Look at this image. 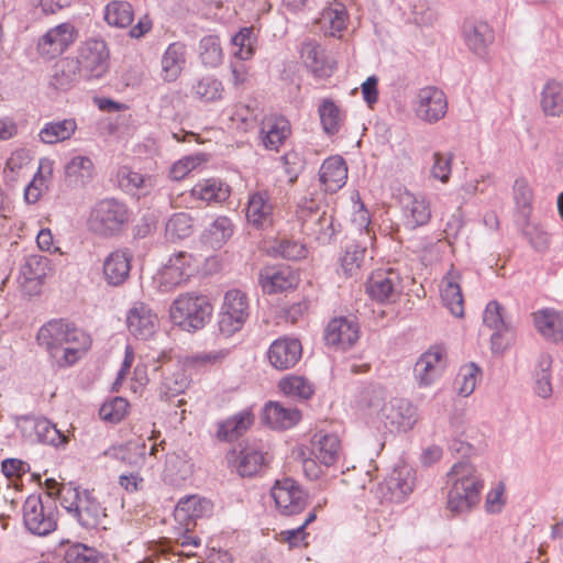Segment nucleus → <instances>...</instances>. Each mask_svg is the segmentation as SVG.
Segmentation results:
<instances>
[{"mask_svg": "<svg viewBox=\"0 0 563 563\" xmlns=\"http://www.w3.org/2000/svg\"><path fill=\"white\" fill-rule=\"evenodd\" d=\"M85 76L74 57H66L58 60L54 67L51 85L59 90H67L77 84Z\"/></svg>", "mask_w": 563, "mask_h": 563, "instance_id": "nucleus-35", "label": "nucleus"}, {"mask_svg": "<svg viewBox=\"0 0 563 563\" xmlns=\"http://www.w3.org/2000/svg\"><path fill=\"white\" fill-rule=\"evenodd\" d=\"M130 219L129 208L115 198H104L91 209L88 227L91 232L102 238L121 233Z\"/></svg>", "mask_w": 563, "mask_h": 563, "instance_id": "nucleus-4", "label": "nucleus"}, {"mask_svg": "<svg viewBox=\"0 0 563 563\" xmlns=\"http://www.w3.org/2000/svg\"><path fill=\"white\" fill-rule=\"evenodd\" d=\"M416 484L413 470L405 464L394 467L385 481L391 501L400 503L412 493Z\"/></svg>", "mask_w": 563, "mask_h": 563, "instance_id": "nucleus-25", "label": "nucleus"}, {"mask_svg": "<svg viewBox=\"0 0 563 563\" xmlns=\"http://www.w3.org/2000/svg\"><path fill=\"white\" fill-rule=\"evenodd\" d=\"M357 339V324L347 318H335L329 322L325 329L324 340L327 344L342 350L351 347Z\"/></svg>", "mask_w": 563, "mask_h": 563, "instance_id": "nucleus-23", "label": "nucleus"}, {"mask_svg": "<svg viewBox=\"0 0 563 563\" xmlns=\"http://www.w3.org/2000/svg\"><path fill=\"white\" fill-rule=\"evenodd\" d=\"M366 291L372 299L378 302H394L402 291V279L395 269H379L368 278Z\"/></svg>", "mask_w": 563, "mask_h": 563, "instance_id": "nucleus-9", "label": "nucleus"}, {"mask_svg": "<svg viewBox=\"0 0 563 563\" xmlns=\"http://www.w3.org/2000/svg\"><path fill=\"white\" fill-rule=\"evenodd\" d=\"M320 120L327 134L339 132L343 122V113L332 100H324L319 107Z\"/></svg>", "mask_w": 563, "mask_h": 563, "instance_id": "nucleus-51", "label": "nucleus"}, {"mask_svg": "<svg viewBox=\"0 0 563 563\" xmlns=\"http://www.w3.org/2000/svg\"><path fill=\"white\" fill-rule=\"evenodd\" d=\"M228 462L242 477H251L263 466L264 455L255 449L244 448L238 454L235 451L231 452Z\"/></svg>", "mask_w": 563, "mask_h": 563, "instance_id": "nucleus-36", "label": "nucleus"}, {"mask_svg": "<svg viewBox=\"0 0 563 563\" xmlns=\"http://www.w3.org/2000/svg\"><path fill=\"white\" fill-rule=\"evenodd\" d=\"M104 456L119 460L131 466L141 467L145 462V442H129L122 446H112L103 452Z\"/></svg>", "mask_w": 563, "mask_h": 563, "instance_id": "nucleus-42", "label": "nucleus"}, {"mask_svg": "<svg viewBox=\"0 0 563 563\" xmlns=\"http://www.w3.org/2000/svg\"><path fill=\"white\" fill-rule=\"evenodd\" d=\"M279 389L289 397L307 400L314 394L313 384L302 376H288L283 378Z\"/></svg>", "mask_w": 563, "mask_h": 563, "instance_id": "nucleus-47", "label": "nucleus"}, {"mask_svg": "<svg viewBox=\"0 0 563 563\" xmlns=\"http://www.w3.org/2000/svg\"><path fill=\"white\" fill-rule=\"evenodd\" d=\"M157 316L144 302H135L128 311L126 324L130 333L139 339H147L157 328Z\"/></svg>", "mask_w": 563, "mask_h": 563, "instance_id": "nucleus-19", "label": "nucleus"}, {"mask_svg": "<svg viewBox=\"0 0 563 563\" xmlns=\"http://www.w3.org/2000/svg\"><path fill=\"white\" fill-rule=\"evenodd\" d=\"M23 521L30 532L46 536L57 527L54 503L45 504L41 496L31 495L23 505Z\"/></svg>", "mask_w": 563, "mask_h": 563, "instance_id": "nucleus-6", "label": "nucleus"}, {"mask_svg": "<svg viewBox=\"0 0 563 563\" xmlns=\"http://www.w3.org/2000/svg\"><path fill=\"white\" fill-rule=\"evenodd\" d=\"M20 429L23 435L32 442H40L55 448L65 445L68 442V438L45 418H24Z\"/></svg>", "mask_w": 563, "mask_h": 563, "instance_id": "nucleus-17", "label": "nucleus"}, {"mask_svg": "<svg viewBox=\"0 0 563 563\" xmlns=\"http://www.w3.org/2000/svg\"><path fill=\"white\" fill-rule=\"evenodd\" d=\"M483 321L490 330H507L512 327L506 319L505 308L496 300L487 303L483 314Z\"/></svg>", "mask_w": 563, "mask_h": 563, "instance_id": "nucleus-58", "label": "nucleus"}, {"mask_svg": "<svg viewBox=\"0 0 563 563\" xmlns=\"http://www.w3.org/2000/svg\"><path fill=\"white\" fill-rule=\"evenodd\" d=\"M461 275L453 266L441 282V298L443 305L457 318L464 316V299L460 286Z\"/></svg>", "mask_w": 563, "mask_h": 563, "instance_id": "nucleus-27", "label": "nucleus"}, {"mask_svg": "<svg viewBox=\"0 0 563 563\" xmlns=\"http://www.w3.org/2000/svg\"><path fill=\"white\" fill-rule=\"evenodd\" d=\"M538 332L552 343L563 342V312L544 309L533 314Z\"/></svg>", "mask_w": 563, "mask_h": 563, "instance_id": "nucleus-31", "label": "nucleus"}, {"mask_svg": "<svg viewBox=\"0 0 563 563\" xmlns=\"http://www.w3.org/2000/svg\"><path fill=\"white\" fill-rule=\"evenodd\" d=\"M200 262L187 252H179L169 257L159 273L161 284L165 289H170L189 279L198 272Z\"/></svg>", "mask_w": 563, "mask_h": 563, "instance_id": "nucleus-12", "label": "nucleus"}, {"mask_svg": "<svg viewBox=\"0 0 563 563\" xmlns=\"http://www.w3.org/2000/svg\"><path fill=\"white\" fill-rule=\"evenodd\" d=\"M316 519V512L310 511L302 523L295 528L283 530L278 533V540L280 542L287 543L289 549L307 547L308 542L306 541L308 533L305 531V528Z\"/></svg>", "mask_w": 563, "mask_h": 563, "instance_id": "nucleus-55", "label": "nucleus"}, {"mask_svg": "<svg viewBox=\"0 0 563 563\" xmlns=\"http://www.w3.org/2000/svg\"><path fill=\"white\" fill-rule=\"evenodd\" d=\"M96 168L90 157L74 156L65 166V183L70 188H84L92 181Z\"/></svg>", "mask_w": 563, "mask_h": 563, "instance_id": "nucleus-29", "label": "nucleus"}, {"mask_svg": "<svg viewBox=\"0 0 563 563\" xmlns=\"http://www.w3.org/2000/svg\"><path fill=\"white\" fill-rule=\"evenodd\" d=\"M36 339L60 367L76 363L91 344L85 331L64 320H52L44 324Z\"/></svg>", "mask_w": 563, "mask_h": 563, "instance_id": "nucleus-1", "label": "nucleus"}, {"mask_svg": "<svg viewBox=\"0 0 563 563\" xmlns=\"http://www.w3.org/2000/svg\"><path fill=\"white\" fill-rule=\"evenodd\" d=\"M74 517L85 528H96L100 526L106 518V509L87 490L82 492L79 506L75 508Z\"/></svg>", "mask_w": 563, "mask_h": 563, "instance_id": "nucleus-33", "label": "nucleus"}, {"mask_svg": "<svg viewBox=\"0 0 563 563\" xmlns=\"http://www.w3.org/2000/svg\"><path fill=\"white\" fill-rule=\"evenodd\" d=\"M76 38V29L70 23H62L49 29L37 42L38 54L47 59L62 55Z\"/></svg>", "mask_w": 563, "mask_h": 563, "instance_id": "nucleus-16", "label": "nucleus"}, {"mask_svg": "<svg viewBox=\"0 0 563 563\" xmlns=\"http://www.w3.org/2000/svg\"><path fill=\"white\" fill-rule=\"evenodd\" d=\"M446 508L454 515L468 512L481 500L484 479L477 467L470 461H459L446 473Z\"/></svg>", "mask_w": 563, "mask_h": 563, "instance_id": "nucleus-2", "label": "nucleus"}, {"mask_svg": "<svg viewBox=\"0 0 563 563\" xmlns=\"http://www.w3.org/2000/svg\"><path fill=\"white\" fill-rule=\"evenodd\" d=\"M211 509L209 500L198 495L186 496L177 503L174 510V518L178 525L185 526V529H194L196 519L201 518Z\"/></svg>", "mask_w": 563, "mask_h": 563, "instance_id": "nucleus-21", "label": "nucleus"}, {"mask_svg": "<svg viewBox=\"0 0 563 563\" xmlns=\"http://www.w3.org/2000/svg\"><path fill=\"white\" fill-rule=\"evenodd\" d=\"M77 129L74 119H65L57 122H48L40 131V140L45 144H56L69 140Z\"/></svg>", "mask_w": 563, "mask_h": 563, "instance_id": "nucleus-45", "label": "nucleus"}, {"mask_svg": "<svg viewBox=\"0 0 563 563\" xmlns=\"http://www.w3.org/2000/svg\"><path fill=\"white\" fill-rule=\"evenodd\" d=\"M261 133L264 146L277 151L290 135V123L283 115L269 114L262 121Z\"/></svg>", "mask_w": 563, "mask_h": 563, "instance_id": "nucleus-28", "label": "nucleus"}, {"mask_svg": "<svg viewBox=\"0 0 563 563\" xmlns=\"http://www.w3.org/2000/svg\"><path fill=\"white\" fill-rule=\"evenodd\" d=\"M382 418L390 430L407 432L419 420L418 408L408 399L393 398L382 407Z\"/></svg>", "mask_w": 563, "mask_h": 563, "instance_id": "nucleus-11", "label": "nucleus"}, {"mask_svg": "<svg viewBox=\"0 0 563 563\" xmlns=\"http://www.w3.org/2000/svg\"><path fill=\"white\" fill-rule=\"evenodd\" d=\"M264 418L273 429H289L299 422L301 413L297 408L269 402L265 406Z\"/></svg>", "mask_w": 563, "mask_h": 563, "instance_id": "nucleus-38", "label": "nucleus"}, {"mask_svg": "<svg viewBox=\"0 0 563 563\" xmlns=\"http://www.w3.org/2000/svg\"><path fill=\"white\" fill-rule=\"evenodd\" d=\"M133 8L130 2L115 0L106 7L104 19L108 24L126 27L133 22Z\"/></svg>", "mask_w": 563, "mask_h": 563, "instance_id": "nucleus-48", "label": "nucleus"}, {"mask_svg": "<svg viewBox=\"0 0 563 563\" xmlns=\"http://www.w3.org/2000/svg\"><path fill=\"white\" fill-rule=\"evenodd\" d=\"M297 217L306 234L321 244L330 243L335 233L333 217L321 209L317 199L302 197L298 202Z\"/></svg>", "mask_w": 563, "mask_h": 563, "instance_id": "nucleus-5", "label": "nucleus"}, {"mask_svg": "<svg viewBox=\"0 0 563 563\" xmlns=\"http://www.w3.org/2000/svg\"><path fill=\"white\" fill-rule=\"evenodd\" d=\"M252 29L244 27L232 38V44L239 49L234 53L239 59L245 60L253 55Z\"/></svg>", "mask_w": 563, "mask_h": 563, "instance_id": "nucleus-62", "label": "nucleus"}, {"mask_svg": "<svg viewBox=\"0 0 563 563\" xmlns=\"http://www.w3.org/2000/svg\"><path fill=\"white\" fill-rule=\"evenodd\" d=\"M540 106L548 117L563 115V84L556 80L548 81L541 91Z\"/></svg>", "mask_w": 563, "mask_h": 563, "instance_id": "nucleus-41", "label": "nucleus"}, {"mask_svg": "<svg viewBox=\"0 0 563 563\" xmlns=\"http://www.w3.org/2000/svg\"><path fill=\"white\" fill-rule=\"evenodd\" d=\"M512 198L517 211L528 218L532 210L533 190L525 177H518L512 185Z\"/></svg>", "mask_w": 563, "mask_h": 563, "instance_id": "nucleus-49", "label": "nucleus"}, {"mask_svg": "<svg viewBox=\"0 0 563 563\" xmlns=\"http://www.w3.org/2000/svg\"><path fill=\"white\" fill-rule=\"evenodd\" d=\"M254 416L243 410L218 423L217 437L221 441L231 442L242 437L253 424Z\"/></svg>", "mask_w": 563, "mask_h": 563, "instance_id": "nucleus-34", "label": "nucleus"}, {"mask_svg": "<svg viewBox=\"0 0 563 563\" xmlns=\"http://www.w3.org/2000/svg\"><path fill=\"white\" fill-rule=\"evenodd\" d=\"M64 558L66 563H107L106 558L99 551L82 543L70 545Z\"/></svg>", "mask_w": 563, "mask_h": 563, "instance_id": "nucleus-53", "label": "nucleus"}, {"mask_svg": "<svg viewBox=\"0 0 563 563\" xmlns=\"http://www.w3.org/2000/svg\"><path fill=\"white\" fill-rule=\"evenodd\" d=\"M120 186L128 190H139L143 195H147L157 185V177L155 175H144L134 172L129 167H122L118 174Z\"/></svg>", "mask_w": 563, "mask_h": 563, "instance_id": "nucleus-44", "label": "nucleus"}, {"mask_svg": "<svg viewBox=\"0 0 563 563\" xmlns=\"http://www.w3.org/2000/svg\"><path fill=\"white\" fill-rule=\"evenodd\" d=\"M301 57L306 65L316 74L320 76L327 75L324 51L316 42L305 43L301 49Z\"/></svg>", "mask_w": 563, "mask_h": 563, "instance_id": "nucleus-54", "label": "nucleus"}, {"mask_svg": "<svg viewBox=\"0 0 563 563\" xmlns=\"http://www.w3.org/2000/svg\"><path fill=\"white\" fill-rule=\"evenodd\" d=\"M129 402L122 397H114L104 402L99 409V416L102 420L109 422L121 421L128 412Z\"/></svg>", "mask_w": 563, "mask_h": 563, "instance_id": "nucleus-60", "label": "nucleus"}, {"mask_svg": "<svg viewBox=\"0 0 563 563\" xmlns=\"http://www.w3.org/2000/svg\"><path fill=\"white\" fill-rule=\"evenodd\" d=\"M345 7L340 2L323 9L319 19V23L323 27L329 26L331 35H334L335 32H341L345 27Z\"/></svg>", "mask_w": 563, "mask_h": 563, "instance_id": "nucleus-52", "label": "nucleus"}, {"mask_svg": "<svg viewBox=\"0 0 563 563\" xmlns=\"http://www.w3.org/2000/svg\"><path fill=\"white\" fill-rule=\"evenodd\" d=\"M49 258L41 254H32L21 266L19 283L22 290L32 296L40 292L43 280L52 273Z\"/></svg>", "mask_w": 563, "mask_h": 563, "instance_id": "nucleus-15", "label": "nucleus"}, {"mask_svg": "<svg viewBox=\"0 0 563 563\" xmlns=\"http://www.w3.org/2000/svg\"><path fill=\"white\" fill-rule=\"evenodd\" d=\"M199 57L207 67H217L222 63L223 53L218 36L208 35L199 43Z\"/></svg>", "mask_w": 563, "mask_h": 563, "instance_id": "nucleus-50", "label": "nucleus"}, {"mask_svg": "<svg viewBox=\"0 0 563 563\" xmlns=\"http://www.w3.org/2000/svg\"><path fill=\"white\" fill-rule=\"evenodd\" d=\"M514 331L512 327L507 330H493L490 336V349L494 354L501 355L512 344Z\"/></svg>", "mask_w": 563, "mask_h": 563, "instance_id": "nucleus-64", "label": "nucleus"}, {"mask_svg": "<svg viewBox=\"0 0 563 563\" xmlns=\"http://www.w3.org/2000/svg\"><path fill=\"white\" fill-rule=\"evenodd\" d=\"M302 347L297 339H278L274 341L268 350L271 364L277 369L292 367L301 357Z\"/></svg>", "mask_w": 563, "mask_h": 563, "instance_id": "nucleus-22", "label": "nucleus"}, {"mask_svg": "<svg viewBox=\"0 0 563 563\" xmlns=\"http://www.w3.org/2000/svg\"><path fill=\"white\" fill-rule=\"evenodd\" d=\"M258 282L264 292L277 294L297 287L299 277L289 266H266L261 269Z\"/></svg>", "mask_w": 563, "mask_h": 563, "instance_id": "nucleus-18", "label": "nucleus"}, {"mask_svg": "<svg viewBox=\"0 0 563 563\" xmlns=\"http://www.w3.org/2000/svg\"><path fill=\"white\" fill-rule=\"evenodd\" d=\"M366 247L356 243L346 245L340 260L341 273L346 278L357 277L365 260Z\"/></svg>", "mask_w": 563, "mask_h": 563, "instance_id": "nucleus-46", "label": "nucleus"}, {"mask_svg": "<svg viewBox=\"0 0 563 563\" xmlns=\"http://www.w3.org/2000/svg\"><path fill=\"white\" fill-rule=\"evenodd\" d=\"M213 308L205 295L187 292L176 298L169 309L170 319L181 330L194 332L209 322Z\"/></svg>", "mask_w": 563, "mask_h": 563, "instance_id": "nucleus-3", "label": "nucleus"}, {"mask_svg": "<svg viewBox=\"0 0 563 563\" xmlns=\"http://www.w3.org/2000/svg\"><path fill=\"white\" fill-rule=\"evenodd\" d=\"M272 497L285 516L299 514L307 505V494L291 478L277 481L272 488Z\"/></svg>", "mask_w": 563, "mask_h": 563, "instance_id": "nucleus-14", "label": "nucleus"}, {"mask_svg": "<svg viewBox=\"0 0 563 563\" xmlns=\"http://www.w3.org/2000/svg\"><path fill=\"white\" fill-rule=\"evenodd\" d=\"M273 203L267 191H257L249 197L246 219L256 229H267L273 225Z\"/></svg>", "mask_w": 563, "mask_h": 563, "instance_id": "nucleus-26", "label": "nucleus"}, {"mask_svg": "<svg viewBox=\"0 0 563 563\" xmlns=\"http://www.w3.org/2000/svg\"><path fill=\"white\" fill-rule=\"evenodd\" d=\"M247 317L249 301L246 295L239 289L227 291L219 320L220 332L225 336L234 334L242 329Z\"/></svg>", "mask_w": 563, "mask_h": 563, "instance_id": "nucleus-7", "label": "nucleus"}, {"mask_svg": "<svg viewBox=\"0 0 563 563\" xmlns=\"http://www.w3.org/2000/svg\"><path fill=\"white\" fill-rule=\"evenodd\" d=\"M185 45L172 43L162 57V77L166 81L176 80L185 64Z\"/></svg>", "mask_w": 563, "mask_h": 563, "instance_id": "nucleus-40", "label": "nucleus"}, {"mask_svg": "<svg viewBox=\"0 0 563 563\" xmlns=\"http://www.w3.org/2000/svg\"><path fill=\"white\" fill-rule=\"evenodd\" d=\"M341 441L335 434L318 432L312 438V454L323 465H333L341 455Z\"/></svg>", "mask_w": 563, "mask_h": 563, "instance_id": "nucleus-32", "label": "nucleus"}, {"mask_svg": "<svg viewBox=\"0 0 563 563\" xmlns=\"http://www.w3.org/2000/svg\"><path fill=\"white\" fill-rule=\"evenodd\" d=\"M452 159V154H442L439 152L434 153L433 165L431 168L432 176L435 179H439L441 183L446 184L451 175Z\"/></svg>", "mask_w": 563, "mask_h": 563, "instance_id": "nucleus-61", "label": "nucleus"}, {"mask_svg": "<svg viewBox=\"0 0 563 563\" xmlns=\"http://www.w3.org/2000/svg\"><path fill=\"white\" fill-rule=\"evenodd\" d=\"M132 254L128 250H115L103 261V278L110 286H120L126 282L131 272Z\"/></svg>", "mask_w": 563, "mask_h": 563, "instance_id": "nucleus-20", "label": "nucleus"}, {"mask_svg": "<svg viewBox=\"0 0 563 563\" xmlns=\"http://www.w3.org/2000/svg\"><path fill=\"white\" fill-rule=\"evenodd\" d=\"M191 196L207 203H221L230 197V187L220 179L210 178L196 184Z\"/></svg>", "mask_w": 563, "mask_h": 563, "instance_id": "nucleus-37", "label": "nucleus"}, {"mask_svg": "<svg viewBox=\"0 0 563 563\" xmlns=\"http://www.w3.org/2000/svg\"><path fill=\"white\" fill-rule=\"evenodd\" d=\"M233 234V223L224 216L218 217L203 231L201 241L213 250L221 249Z\"/></svg>", "mask_w": 563, "mask_h": 563, "instance_id": "nucleus-39", "label": "nucleus"}, {"mask_svg": "<svg viewBox=\"0 0 563 563\" xmlns=\"http://www.w3.org/2000/svg\"><path fill=\"white\" fill-rule=\"evenodd\" d=\"M404 224L407 229H416L427 224L431 217L430 206L421 196L404 192L400 197Z\"/></svg>", "mask_w": 563, "mask_h": 563, "instance_id": "nucleus-24", "label": "nucleus"}, {"mask_svg": "<svg viewBox=\"0 0 563 563\" xmlns=\"http://www.w3.org/2000/svg\"><path fill=\"white\" fill-rule=\"evenodd\" d=\"M86 79L100 78L109 68V52L102 40H88L74 57Z\"/></svg>", "mask_w": 563, "mask_h": 563, "instance_id": "nucleus-8", "label": "nucleus"}, {"mask_svg": "<svg viewBox=\"0 0 563 563\" xmlns=\"http://www.w3.org/2000/svg\"><path fill=\"white\" fill-rule=\"evenodd\" d=\"M446 367V352L441 346H431L417 360L413 376L419 387L433 385Z\"/></svg>", "mask_w": 563, "mask_h": 563, "instance_id": "nucleus-10", "label": "nucleus"}, {"mask_svg": "<svg viewBox=\"0 0 563 563\" xmlns=\"http://www.w3.org/2000/svg\"><path fill=\"white\" fill-rule=\"evenodd\" d=\"M463 33L467 46L477 54L484 52L493 41V31L485 22L468 21L464 24Z\"/></svg>", "mask_w": 563, "mask_h": 563, "instance_id": "nucleus-43", "label": "nucleus"}, {"mask_svg": "<svg viewBox=\"0 0 563 563\" xmlns=\"http://www.w3.org/2000/svg\"><path fill=\"white\" fill-rule=\"evenodd\" d=\"M192 231L194 220L186 212L173 214L166 223V233L174 239L188 238Z\"/></svg>", "mask_w": 563, "mask_h": 563, "instance_id": "nucleus-57", "label": "nucleus"}, {"mask_svg": "<svg viewBox=\"0 0 563 563\" xmlns=\"http://www.w3.org/2000/svg\"><path fill=\"white\" fill-rule=\"evenodd\" d=\"M319 178L325 191L336 192L347 179L345 161L339 155L327 158L320 167Z\"/></svg>", "mask_w": 563, "mask_h": 563, "instance_id": "nucleus-30", "label": "nucleus"}, {"mask_svg": "<svg viewBox=\"0 0 563 563\" xmlns=\"http://www.w3.org/2000/svg\"><path fill=\"white\" fill-rule=\"evenodd\" d=\"M415 111L417 117L424 122H438L444 118L448 111V100L444 92L434 86L419 89Z\"/></svg>", "mask_w": 563, "mask_h": 563, "instance_id": "nucleus-13", "label": "nucleus"}, {"mask_svg": "<svg viewBox=\"0 0 563 563\" xmlns=\"http://www.w3.org/2000/svg\"><path fill=\"white\" fill-rule=\"evenodd\" d=\"M192 91L199 100L213 102L221 99L223 86L220 80L213 77H203L194 85Z\"/></svg>", "mask_w": 563, "mask_h": 563, "instance_id": "nucleus-56", "label": "nucleus"}, {"mask_svg": "<svg viewBox=\"0 0 563 563\" xmlns=\"http://www.w3.org/2000/svg\"><path fill=\"white\" fill-rule=\"evenodd\" d=\"M200 163L201 159L199 156H186L173 164L169 169V176L173 180H181L200 165Z\"/></svg>", "mask_w": 563, "mask_h": 563, "instance_id": "nucleus-63", "label": "nucleus"}, {"mask_svg": "<svg viewBox=\"0 0 563 563\" xmlns=\"http://www.w3.org/2000/svg\"><path fill=\"white\" fill-rule=\"evenodd\" d=\"M479 372V367L474 363L461 367L455 378V385L461 396L467 397L474 391Z\"/></svg>", "mask_w": 563, "mask_h": 563, "instance_id": "nucleus-59", "label": "nucleus"}]
</instances>
